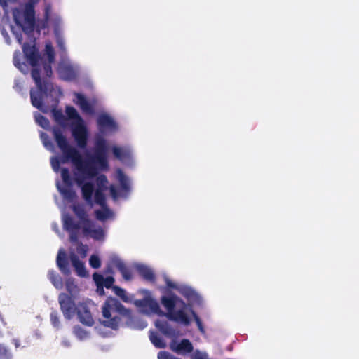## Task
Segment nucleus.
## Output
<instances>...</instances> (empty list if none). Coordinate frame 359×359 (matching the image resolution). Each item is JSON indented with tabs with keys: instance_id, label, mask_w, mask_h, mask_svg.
I'll list each match as a JSON object with an SVG mask.
<instances>
[{
	"instance_id": "nucleus-1",
	"label": "nucleus",
	"mask_w": 359,
	"mask_h": 359,
	"mask_svg": "<svg viewBox=\"0 0 359 359\" xmlns=\"http://www.w3.org/2000/svg\"><path fill=\"white\" fill-rule=\"evenodd\" d=\"M53 132L63 155L61 157L50 158L53 170L57 172L61 163H66L68 161H71L76 167L75 180L81 189L83 198L88 203H91L94 182L99 175L98 172L107 170L109 168L107 160L109 147L107 141L102 137H97L94 154H92L86 151L83 158L75 148L68 144L60 128H55Z\"/></svg>"
},
{
	"instance_id": "nucleus-2",
	"label": "nucleus",
	"mask_w": 359,
	"mask_h": 359,
	"mask_svg": "<svg viewBox=\"0 0 359 359\" xmlns=\"http://www.w3.org/2000/svg\"><path fill=\"white\" fill-rule=\"evenodd\" d=\"M22 50L27 62L32 67V77L36 86V90H30L32 105L43 113H47L51 108L55 121L65 127L67 125V118L62 111L55 109L61 94L60 90L49 81L53 74L51 64L55 61V52L51 43H46L43 56L36 50L34 39H30V44L24 43Z\"/></svg>"
},
{
	"instance_id": "nucleus-3",
	"label": "nucleus",
	"mask_w": 359,
	"mask_h": 359,
	"mask_svg": "<svg viewBox=\"0 0 359 359\" xmlns=\"http://www.w3.org/2000/svg\"><path fill=\"white\" fill-rule=\"evenodd\" d=\"M163 279L169 289H175L183 295L189 302L186 304L177 296L169 293L167 296L161 297V302L168 311L164 313L160 309L158 303L154 300L148 291H144L145 297L143 299H137L134 304L139 308L140 311L146 315L156 313L159 316H165L167 318L183 325L187 326L191 323V316L201 332L204 333L205 330L199 317L193 311L191 306L194 304L200 305L202 299L200 295L191 287L181 283L172 281L166 275H163Z\"/></svg>"
},
{
	"instance_id": "nucleus-4",
	"label": "nucleus",
	"mask_w": 359,
	"mask_h": 359,
	"mask_svg": "<svg viewBox=\"0 0 359 359\" xmlns=\"http://www.w3.org/2000/svg\"><path fill=\"white\" fill-rule=\"evenodd\" d=\"M163 279L169 289H175L183 295L189 302L186 304L177 296L169 293L167 296L161 297V302L168 311L164 313L160 309L158 303L154 300L148 291H144L145 297L143 299H137L134 304L139 308L140 311L146 315L156 313L159 316H165L167 318L183 325L187 326L191 323V316L201 332L204 333L205 330L199 317L193 311L191 306L194 304L200 305L202 299L200 295L191 287L181 283L172 281L166 275H163Z\"/></svg>"
},
{
	"instance_id": "nucleus-5",
	"label": "nucleus",
	"mask_w": 359,
	"mask_h": 359,
	"mask_svg": "<svg viewBox=\"0 0 359 359\" xmlns=\"http://www.w3.org/2000/svg\"><path fill=\"white\" fill-rule=\"evenodd\" d=\"M163 279L169 289H175L183 295L189 302L186 304L177 296L169 293L167 296L161 297V302L168 311L164 313L160 309L158 303L154 300L148 291H144L145 297L143 299H137L134 304L139 308L140 311L146 315L156 313L159 316H165L167 318L183 325L187 326L191 323V316L201 332L204 333L205 330L199 317L193 311L191 306L194 304L200 305L202 299L200 295L191 287L181 283L172 281L166 275H163Z\"/></svg>"
},
{
	"instance_id": "nucleus-6",
	"label": "nucleus",
	"mask_w": 359,
	"mask_h": 359,
	"mask_svg": "<svg viewBox=\"0 0 359 359\" xmlns=\"http://www.w3.org/2000/svg\"><path fill=\"white\" fill-rule=\"evenodd\" d=\"M116 313L130 318V312L126 309L116 299L110 298L102 306L103 318L100 320L101 323L107 327L116 330L119 327L121 318ZM128 326L133 329L143 330L147 326V323L139 318H130L128 323Z\"/></svg>"
},
{
	"instance_id": "nucleus-7",
	"label": "nucleus",
	"mask_w": 359,
	"mask_h": 359,
	"mask_svg": "<svg viewBox=\"0 0 359 359\" xmlns=\"http://www.w3.org/2000/svg\"><path fill=\"white\" fill-rule=\"evenodd\" d=\"M38 0H29L21 13L18 9L13 11V18L17 27H11V31L17 41L22 44V31L30 37L35 28L34 5Z\"/></svg>"
},
{
	"instance_id": "nucleus-8",
	"label": "nucleus",
	"mask_w": 359,
	"mask_h": 359,
	"mask_svg": "<svg viewBox=\"0 0 359 359\" xmlns=\"http://www.w3.org/2000/svg\"><path fill=\"white\" fill-rule=\"evenodd\" d=\"M62 220L64 229L69 234V240L74 241L76 238L87 236L95 240H103L105 236L104 229L95 225L91 221L84 222L83 226H79V224L73 220L69 215L62 213Z\"/></svg>"
},
{
	"instance_id": "nucleus-9",
	"label": "nucleus",
	"mask_w": 359,
	"mask_h": 359,
	"mask_svg": "<svg viewBox=\"0 0 359 359\" xmlns=\"http://www.w3.org/2000/svg\"><path fill=\"white\" fill-rule=\"evenodd\" d=\"M108 189V180L105 175H98L94 182V191L92 194L91 203L86 202L90 205L93 201L100 206V208L95 210L96 218L101 222L113 220L115 218V213L107 206L105 203V196L103 191Z\"/></svg>"
},
{
	"instance_id": "nucleus-10",
	"label": "nucleus",
	"mask_w": 359,
	"mask_h": 359,
	"mask_svg": "<svg viewBox=\"0 0 359 359\" xmlns=\"http://www.w3.org/2000/svg\"><path fill=\"white\" fill-rule=\"evenodd\" d=\"M66 114L71 121L72 135L78 147L84 149L87 144L88 132L83 120L73 107H66Z\"/></svg>"
},
{
	"instance_id": "nucleus-11",
	"label": "nucleus",
	"mask_w": 359,
	"mask_h": 359,
	"mask_svg": "<svg viewBox=\"0 0 359 359\" xmlns=\"http://www.w3.org/2000/svg\"><path fill=\"white\" fill-rule=\"evenodd\" d=\"M50 7L47 6L45 8V20L46 21L42 23L40 28L43 29L47 25V22L49 21L53 27L54 34L56 39L57 47L60 51L65 52L66 50L65 42L63 36L64 25L63 21L60 16L57 14L50 15Z\"/></svg>"
},
{
	"instance_id": "nucleus-12",
	"label": "nucleus",
	"mask_w": 359,
	"mask_h": 359,
	"mask_svg": "<svg viewBox=\"0 0 359 359\" xmlns=\"http://www.w3.org/2000/svg\"><path fill=\"white\" fill-rule=\"evenodd\" d=\"M65 53L66 50L65 52L61 51V60L58 65V73L62 79L72 80L78 75L79 67L65 56Z\"/></svg>"
},
{
	"instance_id": "nucleus-13",
	"label": "nucleus",
	"mask_w": 359,
	"mask_h": 359,
	"mask_svg": "<svg viewBox=\"0 0 359 359\" xmlns=\"http://www.w3.org/2000/svg\"><path fill=\"white\" fill-rule=\"evenodd\" d=\"M116 180L119 182L121 186V191L118 193L114 186H110V194L112 198L114 200H116L119 197L127 198L131 190L130 179L126 176L119 168L116 170Z\"/></svg>"
},
{
	"instance_id": "nucleus-14",
	"label": "nucleus",
	"mask_w": 359,
	"mask_h": 359,
	"mask_svg": "<svg viewBox=\"0 0 359 359\" xmlns=\"http://www.w3.org/2000/svg\"><path fill=\"white\" fill-rule=\"evenodd\" d=\"M61 177L64 182V186H61L60 182L57 181V188L65 200L72 202L76 196V194L71 187V179L69 170L67 168H62L61 170Z\"/></svg>"
},
{
	"instance_id": "nucleus-15",
	"label": "nucleus",
	"mask_w": 359,
	"mask_h": 359,
	"mask_svg": "<svg viewBox=\"0 0 359 359\" xmlns=\"http://www.w3.org/2000/svg\"><path fill=\"white\" fill-rule=\"evenodd\" d=\"M111 150L114 156L127 166L131 167L134 165L133 152L130 147L114 146Z\"/></svg>"
},
{
	"instance_id": "nucleus-16",
	"label": "nucleus",
	"mask_w": 359,
	"mask_h": 359,
	"mask_svg": "<svg viewBox=\"0 0 359 359\" xmlns=\"http://www.w3.org/2000/svg\"><path fill=\"white\" fill-rule=\"evenodd\" d=\"M58 301L65 318L69 320L71 319L75 315L78 309V308L75 306L74 302L65 293H62L59 295Z\"/></svg>"
},
{
	"instance_id": "nucleus-17",
	"label": "nucleus",
	"mask_w": 359,
	"mask_h": 359,
	"mask_svg": "<svg viewBox=\"0 0 359 359\" xmlns=\"http://www.w3.org/2000/svg\"><path fill=\"white\" fill-rule=\"evenodd\" d=\"M111 266H115L121 272L123 278L126 280L132 279V273L130 270L126 266L125 263L117 256L111 255L108 266V271L111 272Z\"/></svg>"
},
{
	"instance_id": "nucleus-18",
	"label": "nucleus",
	"mask_w": 359,
	"mask_h": 359,
	"mask_svg": "<svg viewBox=\"0 0 359 359\" xmlns=\"http://www.w3.org/2000/svg\"><path fill=\"white\" fill-rule=\"evenodd\" d=\"M69 255L72 265L74 268L77 275L80 277H87L88 272L86 269L84 263L79 259L74 247L69 248Z\"/></svg>"
},
{
	"instance_id": "nucleus-19",
	"label": "nucleus",
	"mask_w": 359,
	"mask_h": 359,
	"mask_svg": "<svg viewBox=\"0 0 359 359\" xmlns=\"http://www.w3.org/2000/svg\"><path fill=\"white\" fill-rule=\"evenodd\" d=\"M170 349L179 355H186L193 351V346L189 340H172L170 344Z\"/></svg>"
},
{
	"instance_id": "nucleus-20",
	"label": "nucleus",
	"mask_w": 359,
	"mask_h": 359,
	"mask_svg": "<svg viewBox=\"0 0 359 359\" xmlns=\"http://www.w3.org/2000/svg\"><path fill=\"white\" fill-rule=\"evenodd\" d=\"M97 123L102 132L115 131L117 128L114 119L106 114H101L97 118Z\"/></svg>"
},
{
	"instance_id": "nucleus-21",
	"label": "nucleus",
	"mask_w": 359,
	"mask_h": 359,
	"mask_svg": "<svg viewBox=\"0 0 359 359\" xmlns=\"http://www.w3.org/2000/svg\"><path fill=\"white\" fill-rule=\"evenodd\" d=\"M56 263L62 273L67 275L70 273L67 253L63 248H60L58 251Z\"/></svg>"
},
{
	"instance_id": "nucleus-22",
	"label": "nucleus",
	"mask_w": 359,
	"mask_h": 359,
	"mask_svg": "<svg viewBox=\"0 0 359 359\" xmlns=\"http://www.w3.org/2000/svg\"><path fill=\"white\" fill-rule=\"evenodd\" d=\"M77 315L81 323L88 326L93 325V319L90 311L86 305L81 304L78 307Z\"/></svg>"
},
{
	"instance_id": "nucleus-23",
	"label": "nucleus",
	"mask_w": 359,
	"mask_h": 359,
	"mask_svg": "<svg viewBox=\"0 0 359 359\" xmlns=\"http://www.w3.org/2000/svg\"><path fill=\"white\" fill-rule=\"evenodd\" d=\"M73 210L74 213L76 215L77 218H74L72 216L69 215L73 220L75 221L76 223L79 224V227L83 226L84 222H89L90 220L87 218V215L83 208V206L80 205H74Z\"/></svg>"
},
{
	"instance_id": "nucleus-24",
	"label": "nucleus",
	"mask_w": 359,
	"mask_h": 359,
	"mask_svg": "<svg viewBox=\"0 0 359 359\" xmlns=\"http://www.w3.org/2000/svg\"><path fill=\"white\" fill-rule=\"evenodd\" d=\"M74 102L78 104L82 111L86 114H93V109L91 104L88 102L86 97L81 93H75Z\"/></svg>"
},
{
	"instance_id": "nucleus-25",
	"label": "nucleus",
	"mask_w": 359,
	"mask_h": 359,
	"mask_svg": "<svg viewBox=\"0 0 359 359\" xmlns=\"http://www.w3.org/2000/svg\"><path fill=\"white\" fill-rule=\"evenodd\" d=\"M135 268L145 280L149 281L154 280V273L151 268L142 264H136Z\"/></svg>"
},
{
	"instance_id": "nucleus-26",
	"label": "nucleus",
	"mask_w": 359,
	"mask_h": 359,
	"mask_svg": "<svg viewBox=\"0 0 359 359\" xmlns=\"http://www.w3.org/2000/svg\"><path fill=\"white\" fill-rule=\"evenodd\" d=\"M93 278L97 285H102L107 288L111 287L114 282V279L112 276L104 278L103 276L98 274L97 273H95L93 275Z\"/></svg>"
},
{
	"instance_id": "nucleus-27",
	"label": "nucleus",
	"mask_w": 359,
	"mask_h": 359,
	"mask_svg": "<svg viewBox=\"0 0 359 359\" xmlns=\"http://www.w3.org/2000/svg\"><path fill=\"white\" fill-rule=\"evenodd\" d=\"M79 238H76V239L74 241H71L72 246L75 248L76 254L79 258H85L87 255V252L88 250V248L86 245H83V243L79 242Z\"/></svg>"
},
{
	"instance_id": "nucleus-28",
	"label": "nucleus",
	"mask_w": 359,
	"mask_h": 359,
	"mask_svg": "<svg viewBox=\"0 0 359 359\" xmlns=\"http://www.w3.org/2000/svg\"><path fill=\"white\" fill-rule=\"evenodd\" d=\"M21 53L19 50H16L13 55L14 65L23 74H27L29 71V67L25 62L20 63L19 57Z\"/></svg>"
},
{
	"instance_id": "nucleus-29",
	"label": "nucleus",
	"mask_w": 359,
	"mask_h": 359,
	"mask_svg": "<svg viewBox=\"0 0 359 359\" xmlns=\"http://www.w3.org/2000/svg\"><path fill=\"white\" fill-rule=\"evenodd\" d=\"M156 327L164 334L171 335L173 330L170 327L168 323L163 320H157L155 322Z\"/></svg>"
},
{
	"instance_id": "nucleus-30",
	"label": "nucleus",
	"mask_w": 359,
	"mask_h": 359,
	"mask_svg": "<svg viewBox=\"0 0 359 359\" xmlns=\"http://www.w3.org/2000/svg\"><path fill=\"white\" fill-rule=\"evenodd\" d=\"M73 333L80 341H85L90 338V333L79 326H75L74 327Z\"/></svg>"
},
{
	"instance_id": "nucleus-31",
	"label": "nucleus",
	"mask_w": 359,
	"mask_h": 359,
	"mask_svg": "<svg viewBox=\"0 0 359 359\" xmlns=\"http://www.w3.org/2000/svg\"><path fill=\"white\" fill-rule=\"evenodd\" d=\"M149 339L156 348H163L166 346L163 339L154 332H150Z\"/></svg>"
},
{
	"instance_id": "nucleus-32",
	"label": "nucleus",
	"mask_w": 359,
	"mask_h": 359,
	"mask_svg": "<svg viewBox=\"0 0 359 359\" xmlns=\"http://www.w3.org/2000/svg\"><path fill=\"white\" fill-rule=\"evenodd\" d=\"M113 290L114 293L119 297L123 302H130L132 301L133 298L130 295L128 294L126 291L121 287L117 286H114L113 287Z\"/></svg>"
},
{
	"instance_id": "nucleus-33",
	"label": "nucleus",
	"mask_w": 359,
	"mask_h": 359,
	"mask_svg": "<svg viewBox=\"0 0 359 359\" xmlns=\"http://www.w3.org/2000/svg\"><path fill=\"white\" fill-rule=\"evenodd\" d=\"M66 288L72 296H74L79 292V288L76 284L75 280L69 278L66 280Z\"/></svg>"
},
{
	"instance_id": "nucleus-34",
	"label": "nucleus",
	"mask_w": 359,
	"mask_h": 359,
	"mask_svg": "<svg viewBox=\"0 0 359 359\" xmlns=\"http://www.w3.org/2000/svg\"><path fill=\"white\" fill-rule=\"evenodd\" d=\"M12 357L10 349L4 344H0V359H11Z\"/></svg>"
},
{
	"instance_id": "nucleus-35",
	"label": "nucleus",
	"mask_w": 359,
	"mask_h": 359,
	"mask_svg": "<svg viewBox=\"0 0 359 359\" xmlns=\"http://www.w3.org/2000/svg\"><path fill=\"white\" fill-rule=\"evenodd\" d=\"M41 140L43 142V146L46 149L53 151L54 150L53 144L48 140V135L45 133H41L40 134Z\"/></svg>"
},
{
	"instance_id": "nucleus-36",
	"label": "nucleus",
	"mask_w": 359,
	"mask_h": 359,
	"mask_svg": "<svg viewBox=\"0 0 359 359\" xmlns=\"http://www.w3.org/2000/svg\"><path fill=\"white\" fill-rule=\"evenodd\" d=\"M34 118L36 122L43 128L46 129L49 127V121L39 114L35 113Z\"/></svg>"
},
{
	"instance_id": "nucleus-37",
	"label": "nucleus",
	"mask_w": 359,
	"mask_h": 359,
	"mask_svg": "<svg viewBox=\"0 0 359 359\" xmlns=\"http://www.w3.org/2000/svg\"><path fill=\"white\" fill-rule=\"evenodd\" d=\"M50 322L53 326L57 329L60 327L59 316L56 311H53L50 313Z\"/></svg>"
},
{
	"instance_id": "nucleus-38",
	"label": "nucleus",
	"mask_w": 359,
	"mask_h": 359,
	"mask_svg": "<svg viewBox=\"0 0 359 359\" xmlns=\"http://www.w3.org/2000/svg\"><path fill=\"white\" fill-rule=\"evenodd\" d=\"M89 264L93 269H98L101 266V262L99 257L96 255H92L89 259Z\"/></svg>"
},
{
	"instance_id": "nucleus-39",
	"label": "nucleus",
	"mask_w": 359,
	"mask_h": 359,
	"mask_svg": "<svg viewBox=\"0 0 359 359\" xmlns=\"http://www.w3.org/2000/svg\"><path fill=\"white\" fill-rule=\"evenodd\" d=\"M158 359H180L169 352L167 351H160L158 354Z\"/></svg>"
},
{
	"instance_id": "nucleus-40",
	"label": "nucleus",
	"mask_w": 359,
	"mask_h": 359,
	"mask_svg": "<svg viewBox=\"0 0 359 359\" xmlns=\"http://www.w3.org/2000/svg\"><path fill=\"white\" fill-rule=\"evenodd\" d=\"M192 359H210L205 352L196 351L191 357Z\"/></svg>"
},
{
	"instance_id": "nucleus-41",
	"label": "nucleus",
	"mask_w": 359,
	"mask_h": 359,
	"mask_svg": "<svg viewBox=\"0 0 359 359\" xmlns=\"http://www.w3.org/2000/svg\"><path fill=\"white\" fill-rule=\"evenodd\" d=\"M53 285L57 289H61L62 287L63 283L62 278L57 276L50 280Z\"/></svg>"
},
{
	"instance_id": "nucleus-42",
	"label": "nucleus",
	"mask_w": 359,
	"mask_h": 359,
	"mask_svg": "<svg viewBox=\"0 0 359 359\" xmlns=\"http://www.w3.org/2000/svg\"><path fill=\"white\" fill-rule=\"evenodd\" d=\"M16 0H0V5L3 8H6L7 6L8 3L9 2H14Z\"/></svg>"
},
{
	"instance_id": "nucleus-43",
	"label": "nucleus",
	"mask_w": 359,
	"mask_h": 359,
	"mask_svg": "<svg viewBox=\"0 0 359 359\" xmlns=\"http://www.w3.org/2000/svg\"><path fill=\"white\" fill-rule=\"evenodd\" d=\"M58 275L54 271H49L48 276L50 280H53L54 278L57 276Z\"/></svg>"
},
{
	"instance_id": "nucleus-44",
	"label": "nucleus",
	"mask_w": 359,
	"mask_h": 359,
	"mask_svg": "<svg viewBox=\"0 0 359 359\" xmlns=\"http://www.w3.org/2000/svg\"><path fill=\"white\" fill-rule=\"evenodd\" d=\"M2 35L4 37L6 43H8V45L11 44V40L8 34L6 32L2 31Z\"/></svg>"
},
{
	"instance_id": "nucleus-45",
	"label": "nucleus",
	"mask_w": 359,
	"mask_h": 359,
	"mask_svg": "<svg viewBox=\"0 0 359 359\" xmlns=\"http://www.w3.org/2000/svg\"><path fill=\"white\" fill-rule=\"evenodd\" d=\"M62 345L65 347H69L70 346V341L67 339H62Z\"/></svg>"
},
{
	"instance_id": "nucleus-46",
	"label": "nucleus",
	"mask_w": 359,
	"mask_h": 359,
	"mask_svg": "<svg viewBox=\"0 0 359 359\" xmlns=\"http://www.w3.org/2000/svg\"><path fill=\"white\" fill-rule=\"evenodd\" d=\"M97 292L100 295H102V294H104L103 285H97Z\"/></svg>"
},
{
	"instance_id": "nucleus-47",
	"label": "nucleus",
	"mask_w": 359,
	"mask_h": 359,
	"mask_svg": "<svg viewBox=\"0 0 359 359\" xmlns=\"http://www.w3.org/2000/svg\"><path fill=\"white\" fill-rule=\"evenodd\" d=\"M12 341H13V344L15 345V346L16 348H18V347L20 346V340H19V339H13L12 340Z\"/></svg>"
},
{
	"instance_id": "nucleus-48",
	"label": "nucleus",
	"mask_w": 359,
	"mask_h": 359,
	"mask_svg": "<svg viewBox=\"0 0 359 359\" xmlns=\"http://www.w3.org/2000/svg\"><path fill=\"white\" fill-rule=\"evenodd\" d=\"M52 228L53 229V230H54L55 232H57V233H58V232H59L58 226H57V225L56 224L53 223V224H52Z\"/></svg>"
},
{
	"instance_id": "nucleus-49",
	"label": "nucleus",
	"mask_w": 359,
	"mask_h": 359,
	"mask_svg": "<svg viewBox=\"0 0 359 359\" xmlns=\"http://www.w3.org/2000/svg\"><path fill=\"white\" fill-rule=\"evenodd\" d=\"M15 88L19 87V85H18V81H15Z\"/></svg>"
},
{
	"instance_id": "nucleus-50",
	"label": "nucleus",
	"mask_w": 359,
	"mask_h": 359,
	"mask_svg": "<svg viewBox=\"0 0 359 359\" xmlns=\"http://www.w3.org/2000/svg\"><path fill=\"white\" fill-rule=\"evenodd\" d=\"M1 336H2V333H1V332L0 331V337H1Z\"/></svg>"
}]
</instances>
